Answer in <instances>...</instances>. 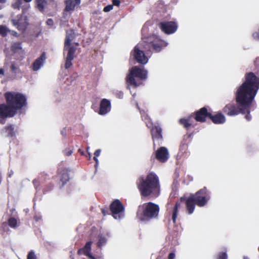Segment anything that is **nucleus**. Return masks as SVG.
Listing matches in <instances>:
<instances>
[{
  "instance_id": "f257e3e1",
  "label": "nucleus",
  "mask_w": 259,
  "mask_h": 259,
  "mask_svg": "<svg viewBox=\"0 0 259 259\" xmlns=\"http://www.w3.org/2000/svg\"><path fill=\"white\" fill-rule=\"evenodd\" d=\"M259 88V78L253 73H249L245 81L238 88L236 95L238 110L236 107L228 104L224 109V112L230 116L237 115L239 113L245 114L248 112V108L257 91Z\"/></svg>"
},
{
  "instance_id": "f03ea898",
  "label": "nucleus",
  "mask_w": 259,
  "mask_h": 259,
  "mask_svg": "<svg viewBox=\"0 0 259 259\" xmlns=\"http://www.w3.org/2000/svg\"><path fill=\"white\" fill-rule=\"evenodd\" d=\"M138 188L142 197H158L160 193V184L158 177L154 172L142 176L137 181Z\"/></svg>"
},
{
  "instance_id": "7ed1b4c3",
  "label": "nucleus",
  "mask_w": 259,
  "mask_h": 259,
  "mask_svg": "<svg viewBox=\"0 0 259 259\" xmlns=\"http://www.w3.org/2000/svg\"><path fill=\"white\" fill-rule=\"evenodd\" d=\"M210 193L206 187L200 189L195 194H191L187 198H181L182 201L185 200L187 213L191 214L194 212L195 206L203 207L205 206L210 199Z\"/></svg>"
},
{
  "instance_id": "20e7f679",
  "label": "nucleus",
  "mask_w": 259,
  "mask_h": 259,
  "mask_svg": "<svg viewBox=\"0 0 259 259\" xmlns=\"http://www.w3.org/2000/svg\"><path fill=\"white\" fill-rule=\"evenodd\" d=\"M159 212L158 205L151 202L144 203L138 206L136 217L141 222H148L158 218Z\"/></svg>"
},
{
  "instance_id": "39448f33",
  "label": "nucleus",
  "mask_w": 259,
  "mask_h": 259,
  "mask_svg": "<svg viewBox=\"0 0 259 259\" xmlns=\"http://www.w3.org/2000/svg\"><path fill=\"white\" fill-rule=\"evenodd\" d=\"M6 103L17 113L18 110L26 107L27 104V98L23 94L15 92H7L5 93Z\"/></svg>"
},
{
  "instance_id": "423d86ee",
  "label": "nucleus",
  "mask_w": 259,
  "mask_h": 259,
  "mask_svg": "<svg viewBox=\"0 0 259 259\" xmlns=\"http://www.w3.org/2000/svg\"><path fill=\"white\" fill-rule=\"evenodd\" d=\"M112 217L115 219H121L124 217V206L118 199L113 200L110 205Z\"/></svg>"
},
{
  "instance_id": "0eeeda50",
  "label": "nucleus",
  "mask_w": 259,
  "mask_h": 259,
  "mask_svg": "<svg viewBox=\"0 0 259 259\" xmlns=\"http://www.w3.org/2000/svg\"><path fill=\"white\" fill-rule=\"evenodd\" d=\"M146 75V71L140 69L137 66H135L132 68L130 73L127 77V81L131 84L136 87L138 84H137L134 77L135 76L141 79H145Z\"/></svg>"
},
{
  "instance_id": "6e6552de",
  "label": "nucleus",
  "mask_w": 259,
  "mask_h": 259,
  "mask_svg": "<svg viewBox=\"0 0 259 259\" xmlns=\"http://www.w3.org/2000/svg\"><path fill=\"white\" fill-rule=\"evenodd\" d=\"M16 114L9 104H0V123L5 124L7 118L14 117Z\"/></svg>"
},
{
  "instance_id": "1a4fd4ad",
  "label": "nucleus",
  "mask_w": 259,
  "mask_h": 259,
  "mask_svg": "<svg viewBox=\"0 0 259 259\" xmlns=\"http://www.w3.org/2000/svg\"><path fill=\"white\" fill-rule=\"evenodd\" d=\"M78 35L73 30H70L66 32V36L64 44V50H69V48L74 47L73 45H78L77 42H73L75 37Z\"/></svg>"
},
{
  "instance_id": "9d476101",
  "label": "nucleus",
  "mask_w": 259,
  "mask_h": 259,
  "mask_svg": "<svg viewBox=\"0 0 259 259\" xmlns=\"http://www.w3.org/2000/svg\"><path fill=\"white\" fill-rule=\"evenodd\" d=\"M69 170L66 168L61 167L58 169V177L60 188L63 187L69 181Z\"/></svg>"
},
{
  "instance_id": "9b49d317",
  "label": "nucleus",
  "mask_w": 259,
  "mask_h": 259,
  "mask_svg": "<svg viewBox=\"0 0 259 259\" xmlns=\"http://www.w3.org/2000/svg\"><path fill=\"white\" fill-rule=\"evenodd\" d=\"M134 56L137 61L142 64H146L148 58L145 56L143 51L140 50V45H137L134 49Z\"/></svg>"
},
{
  "instance_id": "f8f14e48",
  "label": "nucleus",
  "mask_w": 259,
  "mask_h": 259,
  "mask_svg": "<svg viewBox=\"0 0 259 259\" xmlns=\"http://www.w3.org/2000/svg\"><path fill=\"white\" fill-rule=\"evenodd\" d=\"M161 28L166 33H172L176 31L177 26L175 22H167L160 24Z\"/></svg>"
},
{
  "instance_id": "ddd939ff",
  "label": "nucleus",
  "mask_w": 259,
  "mask_h": 259,
  "mask_svg": "<svg viewBox=\"0 0 259 259\" xmlns=\"http://www.w3.org/2000/svg\"><path fill=\"white\" fill-rule=\"evenodd\" d=\"M76 48L75 47L69 48V50H67V54L66 58L65 67L68 69L72 65L71 61L74 59V54L76 51Z\"/></svg>"
},
{
  "instance_id": "4468645a",
  "label": "nucleus",
  "mask_w": 259,
  "mask_h": 259,
  "mask_svg": "<svg viewBox=\"0 0 259 259\" xmlns=\"http://www.w3.org/2000/svg\"><path fill=\"white\" fill-rule=\"evenodd\" d=\"M168 150L165 147H162L156 152V157L159 160L166 161L168 159Z\"/></svg>"
},
{
  "instance_id": "2eb2a0df",
  "label": "nucleus",
  "mask_w": 259,
  "mask_h": 259,
  "mask_svg": "<svg viewBox=\"0 0 259 259\" xmlns=\"http://www.w3.org/2000/svg\"><path fill=\"white\" fill-rule=\"evenodd\" d=\"M110 108V103L109 100L104 99L100 103V110L99 114L100 115L106 114L109 110Z\"/></svg>"
},
{
  "instance_id": "dca6fc26",
  "label": "nucleus",
  "mask_w": 259,
  "mask_h": 259,
  "mask_svg": "<svg viewBox=\"0 0 259 259\" xmlns=\"http://www.w3.org/2000/svg\"><path fill=\"white\" fill-rule=\"evenodd\" d=\"M46 55L43 53L40 56L36 59L32 64V68L33 71H37L44 64L46 59Z\"/></svg>"
},
{
  "instance_id": "f3484780",
  "label": "nucleus",
  "mask_w": 259,
  "mask_h": 259,
  "mask_svg": "<svg viewBox=\"0 0 259 259\" xmlns=\"http://www.w3.org/2000/svg\"><path fill=\"white\" fill-rule=\"evenodd\" d=\"M14 25L20 30H25L28 25L26 17L24 19H19L13 20Z\"/></svg>"
},
{
  "instance_id": "a211bd4d",
  "label": "nucleus",
  "mask_w": 259,
  "mask_h": 259,
  "mask_svg": "<svg viewBox=\"0 0 259 259\" xmlns=\"http://www.w3.org/2000/svg\"><path fill=\"white\" fill-rule=\"evenodd\" d=\"M92 244V241H88L87 242L84 246L81 248H80L77 251V254L78 255H81L82 254H83L84 255L86 256H89L90 254H91V246Z\"/></svg>"
},
{
  "instance_id": "6ab92c4d",
  "label": "nucleus",
  "mask_w": 259,
  "mask_h": 259,
  "mask_svg": "<svg viewBox=\"0 0 259 259\" xmlns=\"http://www.w3.org/2000/svg\"><path fill=\"white\" fill-rule=\"evenodd\" d=\"M8 225L12 228H15L17 226V221L14 217L10 218L8 220V223L4 222L2 224L1 228H2L4 231L8 230Z\"/></svg>"
},
{
  "instance_id": "aec40b11",
  "label": "nucleus",
  "mask_w": 259,
  "mask_h": 259,
  "mask_svg": "<svg viewBox=\"0 0 259 259\" xmlns=\"http://www.w3.org/2000/svg\"><path fill=\"white\" fill-rule=\"evenodd\" d=\"M209 114L207 113V109L203 107L196 112L195 119L197 121L203 122L204 121L205 117L207 116H209Z\"/></svg>"
},
{
  "instance_id": "412c9836",
  "label": "nucleus",
  "mask_w": 259,
  "mask_h": 259,
  "mask_svg": "<svg viewBox=\"0 0 259 259\" xmlns=\"http://www.w3.org/2000/svg\"><path fill=\"white\" fill-rule=\"evenodd\" d=\"M65 10L67 11H72L76 5L80 3V0H65Z\"/></svg>"
},
{
  "instance_id": "4be33fe9",
  "label": "nucleus",
  "mask_w": 259,
  "mask_h": 259,
  "mask_svg": "<svg viewBox=\"0 0 259 259\" xmlns=\"http://www.w3.org/2000/svg\"><path fill=\"white\" fill-rule=\"evenodd\" d=\"M153 36H151L147 38L146 41L147 48L150 49L152 48L156 52H159L161 50L160 46L154 42L153 40Z\"/></svg>"
},
{
  "instance_id": "5701e85b",
  "label": "nucleus",
  "mask_w": 259,
  "mask_h": 259,
  "mask_svg": "<svg viewBox=\"0 0 259 259\" xmlns=\"http://www.w3.org/2000/svg\"><path fill=\"white\" fill-rule=\"evenodd\" d=\"M181 206V203L179 201H177L175 206L172 209L171 212V219L174 224L176 222V220L178 215L179 209Z\"/></svg>"
},
{
  "instance_id": "b1692460",
  "label": "nucleus",
  "mask_w": 259,
  "mask_h": 259,
  "mask_svg": "<svg viewBox=\"0 0 259 259\" xmlns=\"http://www.w3.org/2000/svg\"><path fill=\"white\" fill-rule=\"evenodd\" d=\"M209 117L214 123H222L225 121V118L222 114H218L215 116L209 114Z\"/></svg>"
},
{
  "instance_id": "393cba45",
  "label": "nucleus",
  "mask_w": 259,
  "mask_h": 259,
  "mask_svg": "<svg viewBox=\"0 0 259 259\" xmlns=\"http://www.w3.org/2000/svg\"><path fill=\"white\" fill-rule=\"evenodd\" d=\"M151 132L153 138L160 139L162 138L161 129L160 127L158 126L155 127L152 130Z\"/></svg>"
},
{
  "instance_id": "a878e982",
  "label": "nucleus",
  "mask_w": 259,
  "mask_h": 259,
  "mask_svg": "<svg viewBox=\"0 0 259 259\" xmlns=\"http://www.w3.org/2000/svg\"><path fill=\"white\" fill-rule=\"evenodd\" d=\"M36 3L37 9L41 12L44 11L45 6L47 4L46 0H36Z\"/></svg>"
},
{
  "instance_id": "bb28decb",
  "label": "nucleus",
  "mask_w": 259,
  "mask_h": 259,
  "mask_svg": "<svg viewBox=\"0 0 259 259\" xmlns=\"http://www.w3.org/2000/svg\"><path fill=\"white\" fill-rule=\"evenodd\" d=\"M99 240L97 243V246L99 248L102 247L103 245H105L107 242V239L106 237L102 234L98 236Z\"/></svg>"
},
{
  "instance_id": "cd10ccee",
  "label": "nucleus",
  "mask_w": 259,
  "mask_h": 259,
  "mask_svg": "<svg viewBox=\"0 0 259 259\" xmlns=\"http://www.w3.org/2000/svg\"><path fill=\"white\" fill-rule=\"evenodd\" d=\"M6 132L8 133V136L13 137L14 135V126L12 124H9L5 127Z\"/></svg>"
},
{
  "instance_id": "c85d7f7f",
  "label": "nucleus",
  "mask_w": 259,
  "mask_h": 259,
  "mask_svg": "<svg viewBox=\"0 0 259 259\" xmlns=\"http://www.w3.org/2000/svg\"><path fill=\"white\" fill-rule=\"evenodd\" d=\"M11 71L16 75L19 71V68L15 63H12L10 67Z\"/></svg>"
},
{
  "instance_id": "c756f323",
  "label": "nucleus",
  "mask_w": 259,
  "mask_h": 259,
  "mask_svg": "<svg viewBox=\"0 0 259 259\" xmlns=\"http://www.w3.org/2000/svg\"><path fill=\"white\" fill-rule=\"evenodd\" d=\"M22 5V1L18 0L14 4L12 5V7L15 9L20 10Z\"/></svg>"
},
{
  "instance_id": "7c9ffc66",
  "label": "nucleus",
  "mask_w": 259,
  "mask_h": 259,
  "mask_svg": "<svg viewBox=\"0 0 259 259\" xmlns=\"http://www.w3.org/2000/svg\"><path fill=\"white\" fill-rule=\"evenodd\" d=\"M180 122L182 124L184 125L186 128H188L191 125V124L189 123L188 119H181L180 120Z\"/></svg>"
},
{
  "instance_id": "2f4dec72",
  "label": "nucleus",
  "mask_w": 259,
  "mask_h": 259,
  "mask_svg": "<svg viewBox=\"0 0 259 259\" xmlns=\"http://www.w3.org/2000/svg\"><path fill=\"white\" fill-rule=\"evenodd\" d=\"M27 259H37L36 256L33 250H31L28 252Z\"/></svg>"
},
{
  "instance_id": "473e14b6",
  "label": "nucleus",
  "mask_w": 259,
  "mask_h": 259,
  "mask_svg": "<svg viewBox=\"0 0 259 259\" xmlns=\"http://www.w3.org/2000/svg\"><path fill=\"white\" fill-rule=\"evenodd\" d=\"M7 34V30L5 26L3 25L0 26V34L3 36H5Z\"/></svg>"
},
{
  "instance_id": "72a5a7b5",
  "label": "nucleus",
  "mask_w": 259,
  "mask_h": 259,
  "mask_svg": "<svg viewBox=\"0 0 259 259\" xmlns=\"http://www.w3.org/2000/svg\"><path fill=\"white\" fill-rule=\"evenodd\" d=\"M227 258L228 256L226 252H221L218 254L217 259H227Z\"/></svg>"
},
{
  "instance_id": "f704fd0d",
  "label": "nucleus",
  "mask_w": 259,
  "mask_h": 259,
  "mask_svg": "<svg viewBox=\"0 0 259 259\" xmlns=\"http://www.w3.org/2000/svg\"><path fill=\"white\" fill-rule=\"evenodd\" d=\"M113 9V5H109L107 6H106L104 8L103 11L105 12H108L110 11H111Z\"/></svg>"
},
{
  "instance_id": "c9c22d12",
  "label": "nucleus",
  "mask_w": 259,
  "mask_h": 259,
  "mask_svg": "<svg viewBox=\"0 0 259 259\" xmlns=\"http://www.w3.org/2000/svg\"><path fill=\"white\" fill-rule=\"evenodd\" d=\"M72 153V149L71 148H67L64 150V154L66 156L70 155Z\"/></svg>"
},
{
  "instance_id": "e433bc0d",
  "label": "nucleus",
  "mask_w": 259,
  "mask_h": 259,
  "mask_svg": "<svg viewBox=\"0 0 259 259\" xmlns=\"http://www.w3.org/2000/svg\"><path fill=\"white\" fill-rule=\"evenodd\" d=\"M33 184L34 186V187L37 189L40 185L39 181L37 179H34L33 180Z\"/></svg>"
},
{
  "instance_id": "4c0bfd02",
  "label": "nucleus",
  "mask_w": 259,
  "mask_h": 259,
  "mask_svg": "<svg viewBox=\"0 0 259 259\" xmlns=\"http://www.w3.org/2000/svg\"><path fill=\"white\" fill-rule=\"evenodd\" d=\"M100 152H101V150L100 149H98V150H97L95 153H94V155H95V156L94 157V159L97 162V157L100 154Z\"/></svg>"
},
{
  "instance_id": "58836bf2",
  "label": "nucleus",
  "mask_w": 259,
  "mask_h": 259,
  "mask_svg": "<svg viewBox=\"0 0 259 259\" xmlns=\"http://www.w3.org/2000/svg\"><path fill=\"white\" fill-rule=\"evenodd\" d=\"M55 8L57 6V3L54 0H50V5Z\"/></svg>"
},
{
  "instance_id": "ea45409f",
  "label": "nucleus",
  "mask_w": 259,
  "mask_h": 259,
  "mask_svg": "<svg viewBox=\"0 0 259 259\" xmlns=\"http://www.w3.org/2000/svg\"><path fill=\"white\" fill-rule=\"evenodd\" d=\"M33 219L35 222H38L41 220V217L40 215H35Z\"/></svg>"
},
{
  "instance_id": "a19ab883",
  "label": "nucleus",
  "mask_w": 259,
  "mask_h": 259,
  "mask_svg": "<svg viewBox=\"0 0 259 259\" xmlns=\"http://www.w3.org/2000/svg\"><path fill=\"white\" fill-rule=\"evenodd\" d=\"M113 5L116 6H119L120 4V2L119 0H113Z\"/></svg>"
},
{
  "instance_id": "79ce46f5",
  "label": "nucleus",
  "mask_w": 259,
  "mask_h": 259,
  "mask_svg": "<svg viewBox=\"0 0 259 259\" xmlns=\"http://www.w3.org/2000/svg\"><path fill=\"white\" fill-rule=\"evenodd\" d=\"M175 257V253L174 252H171L169 254L168 259H174Z\"/></svg>"
},
{
  "instance_id": "37998d69",
  "label": "nucleus",
  "mask_w": 259,
  "mask_h": 259,
  "mask_svg": "<svg viewBox=\"0 0 259 259\" xmlns=\"http://www.w3.org/2000/svg\"><path fill=\"white\" fill-rule=\"evenodd\" d=\"M61 134L64 137H65L67 135L66 131L65 128H63L61 131Z\"/></svg>"
},
{
  "instance_id": "c03bdc74",
  "label": "nucleus",
  "mask_w": 259,
  "mask_h": 259,
  "mask_svg": "<svg viewBox=\"0 0 259 259\" xmlns=\"http://www.w3.org/2000/svg\"><path fill=\"white\" fill-rule=\"evenodd\" d=\"M249 109V108H248V109ZM249 111H248V112H246L245 113H247L248 114L245 116V118L247 120H250L251 119V116L249 114Z\"/></svg>"
},
{
  "instance_id": "a18cd8bd",
  "label": "nucleus",
  "mask_w": 259,
  "mask_h": 259,
  "mask_svg": "<svg viewBox=\"0 0 259 259\" xmlns=\"http://www.w3.org/2000/svg\"><path fill=\"white\" fill-rule=\"evenodd\" d=\"M253 36L256 39H259V34L257 33H254L253 34Z\"/></svg>"
},
{
  "instance_id": "49530a36",
  "label": "nucleus",
  "mask_w": 259,
  "mask_h": 259,
  "mask_svg": "<svg viewBox=\"0 0 259 259\" xmlns=\"http://www.w3.org/2000/svg\"><path fill=\"white\" fill-rule=\"evenodd\" d=\"M88 257L90 259H96L92 254H90L89 256H88Z\"/></svg>"
},
{
  "instance_id": "de8ad7c7",
  "label": "nucleus",
  "mask_w": 259,
  "mask_h": 259,
  "mask_svg": "<svg viewBox=\"0 0 259 259\" xmlns=\"http://www.w3.org/2000/svg\"><path fill=\"white\" fill-rule=\"evenodd\" d=\"M0 74H4V70L3 68L0 69Z\"/></svg>"
},
{
  "instance_id": "09e8293b",
  "label": "nucleus",
  "mask_w": 259,
  "mask_h": 259,
  "mask_svg": "<svg viewBox=\"0 0 259 259\" xmlns=\"http://www.w3.org/2000/svg\"><path fill=\"white\" fill-rule=\"evenodd\" d=\"M102 210V213H103L104 215H105V214H106V212H105V209H102V210Z\"/></svg>"
},
{
  "instance_id": "8fccbe9b",
  "label": "nucleus",
  "mask_w": 259,
  "mask_h": 259,
  "mask_svg": "<svg viewBox=\"0 0 259 259\" xmlns=\"http://www.w3.org/2000/svg\"><path fill=\"white\" fill-rule=\"evenodd\" d=\"M6 0H0V3H5Z\"/></svg>"
},
{
  "instance_id": "3c124183",
  "label": "nucleus",
  "mask_w": 259,
  "mask_h": 259,
  "mask_svg": "<svg viewBox=\"0 0 259 259\" xmlns=\"http://www.w3.org/2000/svg\"><path fill=\"white\" fill-rule=\"evenodd\" d=\"M2 177L1 175L0 174V184L2 182Z\"/></svg>"
},
{
  "instance_id": "603ef678",
  "label": "nucleus",
  "mask_w": 259,
  "mask_h": 259,
  "mask_svg": "<svg viewBox=\"0 0 259 259\" xmlns=\"http://www.w3.org/2000/svg\"><path fill=\"white\" fill-rule=\"evenodd\" d=\"M25 2L26 3H29L30 2H31L32 0H24Z\"/></svg>"
},
{
  "instance_id": "864d4df0",
  "label": "nucleus",
  "mask_w": 259,
  "mask_h": 259,
  "mask_svg": "<svg viewBox=\"0 0 259 259\" xmlns=\"http://www.w3.org/2000/svg\"><path fill=\"white\" fill-rule=\"evenodd\" d=\"M49 21H50V26L51 25V23L52 22V20L51 19H50Z\"/></svg>"
},
{
  "instance_id": "5fc2aeb1",
  "label": "nucleus",
  "mask_w": 259,
  "mask_h": 259,
  "mask_svg": "<svg viewBox=\"0 0 259 259\" xmlns=\"http://www.w3.org/2000/svg\"><path fill=\"white\" fill-rule=\"evenodd\" d=\"M49 19H48V20L46 21V24H47V25H49Z\"/></svg>"
},
{
  "instance_id": "6e6d98bb",
  "label": "nucleus",
  "mask_w": 259,
  "mask_h": 259,
  "mask_svg": "<svg viewBox=\"0 0 259 259\" xmlns=\"http://www.w3.org/2000/svg\"><path fill=\"white\" fill-rule=\"evenodd\" d=\"M98 163V162H96V164H95V167H96V166H97Z\"/></svg>"
},
{
  "instance_id": "4d7b16f0",
  "label": "nucleus",
  "mask_w": 259,
  "mask_h": 259,
  "mask_svg": "<svg viewBox=\"0 0 259 259\" xmlns=\"http://www.w3.org/2000/svg\"><path fill=\"white\" fill-rule=\"evenodd\" d=\"M243 259H249V258L247 257H244Z\"/></svg>"
}]
</instances>
